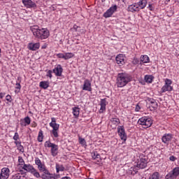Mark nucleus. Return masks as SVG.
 <instances>
[{
  "mask_svg": "<svg viewBox=\"0 0 179 179\" xmlns=\"http://www.w3.org/2000/svg\"><path fill=\"white\" fill-rule=\"evenodd\" d=\"M30 30L38 40H47L50 37V31L45 28H40L38 25L30 27Z\"/></svg>",
  "mask_w": 179,
  "mask_h": 179,
  "instance_id": "nucleus-1",
  "label": "nucleus"
},
{
  "mask_svg": "<svg viewBox=\"0 0 179 179\" xmlns=\"http://www.w3.org/2000/svg\"><path fill=\"white\" fill-rule=\"evenodd\" d=\"M132 80V77L128 73H119L117 77V87H124Z\"/></svg>",
  "mask_w": 179,
  "mask_h": 179,
  "instance_id": "nucleus-2",
  "label": "nucleus"
},
{
  "mask_svg": "<svg viewBox=\"0 0 179 179\" xmlns=\"http://www.w3.org/2000/svg\"><path fill=\"white\" fill-rule=\"evenodd\" d=\"M22 170H24V171H27V173H31L34 177H36V178H40V173L37 169L33 166V165L30 164H25L23 166L21 167Z\"/></svg>",
  "mask_w": 179,
  "mask_h": 179,
  "instance_id": "nucleus-3",
  "label": "nucleus"
},
{
  "mask_svg": "<svg viewBox=\"0 0 179 179\" xmlns=\"http://www.w3.org/2000/svg\"><path fill=\"white\" fill-rule=\"evenodd\" d=\"M137 122L139 125H141L143 128L145 129L150 128V127H152V124H153L152 119L148 117H141Z\"/></svg>",
  "mask_w": 179,
  "mask_h": 179,
  "instance_id": "nucleus-4",
  "label": "nucleus"
},
{
  "mask_svg": "<svg viewBox=\"0 0 179 179\" xmlns=\"http://www.w3.org/2000/svg\"><path fill=\"white\" fill-rule=\"evenodd\" d=\"M45 148H51L50 153L53 157H55L58 155V145L51 143L50 141H47L44 143Z\"/></svg>",
  "mask_w": 179,
  "mask_h": 179,
  "instance_id": "nucleus-5",
  "label": "nucleus"
},
{
  "mask_svg": "<svg viewBox=\"0 0 179 179\" xmlns=\"http://www.w3.org/2000/svg\"><path fill=\"white\" fill-rule=\"evenodd\" d=\"M51 122L49 124L50 127L52 128V134L54 138H58V130L59 129V124H57V119L55 117H51Z\"/></svg>",
  "mask_w": 179,
  "mask_h": 179,
  "instance_id": "nucleus-6",
  "label": "nucleus"
},
{
  "mask_svg": "<svg viewBox=\"0 0 179 179\" xmlns=\"http://www.w3.org/2000/svg\"><path fill=\"white\" fill-rule=\"evenodd\" d=\"M40 178L42 179H58L61 178V176L59 174L51 173L48 169L40 175Z\"/></svg>",
  "mask_w": 179,
  "mask_h": 179,
  "instance_id": "nucleus-7",
  "label": "nucleus"
},
{
  "mask_svg": "<svg viewBox=\"0 0 179 179\" xmlns=\"http://www.w3.org/2000/svg\"><path fill=\"white\" fill-rule=\"evenodd\" d=\"M136 167L138 169H145L148 166V157L146 156L141 155L139 159H137Z\"/></svg>",
  "mask_w": 179,
  "mask_h": 179,
  "instance_id": "nucleus-8",
  "label": "nucleus"
},
{
  "mask_svg": "<svg viewBox=\"0 0 179 179\" xmlns=\"http://www.w3.org/2000/svg\"><path fill=\"white\" fill-rule=\"evenodd\" d=\"M173 81L169 78L164 80V85L162 87V93H166V92H172L173 90Z\"/></svg>",
  "mask_w": 179,
  "mask_h": 179,
  "instance_id": "nucleus-9",
  "label": "nucleus"
},
{
  "mask_svg": "<svg viewBox=\"0 0 179 179\" xmlns=\"http://www.w3.org/2000/svg\"><path fill=\"white\" fill-rule=\"evenodd\" d=\"M179 176V167H175L172 171L165 176V179H177Z\"/></svg>",
  "mask_w": 179,
  "mask_h": 179,
  "instance_id": "nucleus-10",
  "label": "nucleus"
},
{
  "mask_svg": "<svg viewBox=\"0 0 179 179\" xmlns=\"http://www.w3.org/2000/svg\"><path fill=\"white\" fill-rule=\"evenodd\" d=\"M35 164L38 166V170L41 173H44V171H46V170H48L45 164L41 162V160L38 157L35 158Z\"/></svg>",
  "mask_w": 179,
  "mask_h": 179,
  "instance_id": "nucleus-11",
  "label": "nucleus"
},
{
  "mask_svg": "<svg viewBox=\"0 0 179 179\" xmlns=\"http://www.w3.org/2000/svg\"><path fill=\"white\" fill-rule=\"evenodd\" d=\"M117 9V5L112 6L110 8H108L103 15V17H106L107 19L108 17H111L114 13H115V11Z\"/></svg>",
  "mask_w": 179,
  "mask_h": 179,
  "instance_id": "nucleus-12",
  "label": "nucleus"
},
{
  "mask_svg": "<svg viewBox=\"0 0 179 179\" xmlns=\"http://www.w3.org/2000/svg\"><path fill=\"white\" fill-rule=\"evenodd\" d=\"M117 133L122 141L125 142L127 141V133H125V129L124 126H118L117 127Z\"/></svg>",
  "mask_w": 179,
  "mask_h": 179,
  "instance_id": "nucleus-13",
  "label": "nucleus"
},
{
  "mask_svg": "<svg viewBox=\"0 0 179 179\" xmlns=\"http://www.w3.org/2000/svg\"><path fill=\"white\" fill-rule=\"evenodd\" d=\"M107 104H108V102L107 101V98L101 99L99 103V106H101L99 110V114H103V113H105L106 110V107L107 106Z\"/></svg>",
  "mask_w": 179,
  "mask_h": 179,
  "instance_id": "nucleus-14",
  "label": "nucleus"
},
{
  "mask_svg": "<svg viewBox=\"0 0 179 179\" xmlns=\"http://www.w3.org/2000/svg\"><path fill=\"white\" fill-rule=\"evenodd\" d=\"M10 173V170H9V168L4 167L1 169L0 173V179H8Z\"/></svg>",
  "mask_w": 179,
  "mask_h": 179,
  "instance_id": "nucleus-15",
  "label": "nucleus"
},
{
  "mask_svg": "<svg viewBox=\"0 0 179 179\" xmlns=\"http://www.w3.org/2000/svg\"><path fill=\"white\" fill-rule=\"evenodd\" d=\"M22 2L25 8L34 9H36V8H37V4H36V3L31 0H22Z\"/></svg>",
  "mask_w": 179,
  "mask_h": 179,
  "instance_id": "nucleus-16",
  "label": "nucleus"
},
{
  "mask_svg": "<svg viewBox=\"0 0 179 179\" xmlns=\"http://www.w3.org/2000/svg\"><path fill=\"white\" fill-rule=\"evenodd\" d=\"M173 138H174V136L171 134H165L162 138V141L163 143H165L166 145H169L171 141H173Z\"/></svg>",
  "mask_w": 179,
  "mask_h": 179,
  "instance_id": "nucleus-17",
  "label": "nucleus"
},
{
  "mask_svg": "<svg viewBox=\"0 0 179 179\" xmlns=\"http://www.w3.org/2000/svg\"><path fill=\"white\" fill-rule=\"evenodd\" d=\"M83 90H85L86 92H92V83L89 79H85L84 80V84L83 85Z\"/></svg>",
  "mask_w": 179,
  "mask_h": 179,
  "instance_id": "nucleus-18",
  "label": "nucleus"
},
{
  "mask_svg": "<svg viewBox=\"0 0 179 179\" xmlns=\"http://www.w3.org/2000/svg\"><path fill=\"white\" fill-rule=\"evenodd\" d=\"M62 72H64V69L61 64H57L53 69V73L55 74V76H62Z\"/></svg>",
  "mask_w": 179,
  "mask_h": 179,
  "instance_id": "nucleus-19",
  "label": "nucleus"
},
{
  "mask_svg": "<svg viewBox=\"0 0 179 179\" xmlns=\"http://www.w3.org/2000/svg\"><path fill=\"white\" fill-rule=\"evenodd\" d=\"M128 12H131L132 13H134V12H139L140 8L138 6L137 3H134L133 4H131L127 8Z\"/></svg>",
  "mask_w": 179,
  "mask_h": 179,
  "instance_id": "nucleus-20",
  "label": "nucleus"
},
{
  "mask_svg": "<svg viewBox=\"0 0 179 179\" xmlns=\"http://www.w3.org/2000/svg\"><path fill=\"white\" fill-rule=\"evenodd\" d=\"M28 50L30 51H37L40 48V43H29L27 45Z\"/></svg>",
  "mask_w": 179,
  "mask_h": 179,
  "instance_id": "nucleus-21",
  "label": "nucleus"
},
{
  "mask_svg": "<svg viewBox=\"0 0 179 179\" xmlns=\"http://www.w3.org/2000/svg\"><path fill=\"white\" fill-rule=\"evenodd\" d=\"M116 62L118 65H124L125 64V56L124 55H117L116 57Z\"/></svg>",
  "mask_w": 179,
  "mask_h": 179,
  "instance_id": "nucleus-22",
  "label": "nucleus"
},
{
  "mask_svg": "<svg viewBox=\"0 0 179 179\" xmlns=\"http://www.w3.org/2000/svg\"><path fill=\"white\" fill-rule=\"evenodd\" d=\"M31 122V119H30V117L27 116L20 120V125L21 127H27V125H30Z\"/></svg>",
  "mask_w": 179,
  "mask_h": 179,
  "instance_id": "nucleus-23",
  "label": "nucleus"
},
{
  "mask_svg": "<svg viewBox=\"0 0 179 179\" xmlns=\"http://www.w3.org/2000/svg\"><path fill=\"white\" fill-rule=\"evenodd\" d=\"M150 62V58L146 55H141L140 57V65H143V64H149Z\"/></svg>",
  "mask_w": 179,
  "mask_h": 179,
  "instance_id": "nucleus-24",
  "label": "nucleus"
},
{
  "mask_svg": "<svg viewBox=\"0 0 179 179\" xmlns=\"http://www.w3.org/2000/svg\"><path fill=\"white\" fill-rule=\"evenodd\" d=\"M91 156L94 160H97L99 163L101 162V156H100V154H99L97 151H93L91 152Z\"/></svg>",
  "mask_w": 179,
  "mask_h": 179,
  "instance_id": "nucleus-25",
  "label": "nucleus"
},
{
  "mask_svg": "<svg viewBox=\"0 0 179 179\" xmlns=\"http://www.w3.org/2000/svg\"><path fill=\"white\" fill-rule=\"evenodd\" d=\"M136 3L141 10V9H145V8H146V6L148 5V0H139Z\"/></svg>",
  "mask_w": 179,
  "mask_h": 179,
  "instance_id": "nucleus-26",
  "label": "nucleus"
},
{
  "mask_svg": "<svg viewBox=\"0 0 179 179\" xmlns=\"http://www.w3.org/2000/svg\"><path fill=\"white\" fill-rule=\"evenodd\" d=\"M150 110H157V102L155 99H150Z\"/></svg>",
  "mask_w": 179,
  "mask_h": 179,
  "instance_id": "nucleus-27",
  "label": "nucleus"
},
{
  "mask_svg": "<svg viewBox=\"0 0 179 179\" xmlns=\"http://www.w3.org/2000/svg\"><path fill=\"white\" fill-rule=\"evenodd\" d=\"M73 110V115L75 117V118H78L79 114L80 113V108L79 107H73L72 108Z\"/></svg>",
  "mask_w": 179,
  "mask_h": 179,
  "instance_id": "nucleus-28",
  "label": "nucleus"
},
{
  "mask_svg": "<svg viewBox=\"0 0 179 179\" xmlns=\"http://www.w3.org/2000/svg\"><path fill=\"white\" fill-rule=\"evenodd\" d=\"M40 87L42 89L46 90L50 87V82L48 81H41L39 84Z\"/></svg>",
  "mask_w": 179,
  "mask_h": 179,
  "instance_id": "nucleus-29",
  "label": "nucleus"
},
{
  "mask_svg": "<svg viewBox=\"0 0 179 179\" xmlns=\"http://www.w3.org/2000/svg\"><path fill=\"white\" fill-rule=\"evenodd\" d=\"M153 79H155V77L152 75H145L144 77V80L146 83H152V82H153Z\"/></svg>",
  "mask_w": 179,
  "mask_h": 179,
  "instance_id": "nucleus-30",
  "label": "nucleus"
},
{
  "mask_svg": "<svg viewBox=\"0 0 179 179\" xmlns=\"http://www.w3.org/2000/svg\"><path fill=\"white\" fill-rule=\"evenodd\" d=\"M56 172L59 173V171H65V166L62 164H59L58 163H56Z\"/></svg>",
  "mask_w": 179,
  "mask_h": 179,
  "instance_id": "nucleus-31",
  "label": "nucleus"
},
{
  "mask_svg": "<svg viewBox=\"0 0 179 179\" xmlns=\"http://www.w3.org/2000/svg\"><path fill=\"white\" fill-rule=\"evenodd\" d=\"M110 122L115 125V127H117V125H120V118L118 117H113L110 119Z\"/></svg>",
  "mask_w": 179,
  "mask_h": 179,
  "instance_id": "nucleus-32",
  "label": "nucleus"
},
{
  "mask_svg": "<svg viewBox=\"0 0 179 179\" xmlns=\"http://www.w3.org/2000/svg\"><path fill=\"white\" fill-rule=\"evenodd\" d=\"M78 142L83 148H87V143H86V140L82 137H78Z\"/></svg>",
  "mask_w": 179,
  "mask_h": 179,
  "instance_id": "nucleus-33",
  "label": "nucleus"
},
{
  "mask_svg": "<svg viewBox=\"0 0 179 179\" xmlns=\"http://www.w3.org/2000/svg\"><path fill=\"white\" fill-rule=\"evenodd\" d=\"M75 57V54L72 52H65L64 53V60L67 61V59H71V58H73Z\"/></svg>",
  "mask_w": 179,
  "mask_h": 179,
  "instance_id": "nucleus-34",
  "label": "nucleus"
},
{
  "mask_svg": "<svg viewBox=\"0 0 179 179\" xmlns=\"http://www.w3.org/2000/svg\"><path fill=\"white\" fill-rule=\"evenodd\" d=\"M150 179H159L160 178V173L159 172H154L150 177Z\"/></svg>",
  "mask_w": 179,
  "mask_h": 179,
  "instance_id": "nucleus-35",
  "label": "nucleus"
},
{
  "mask_svg": "<svg viewBox=\"0 0 179 179\" xmlns=\"http://www.w3.org/2000/svg\"><path fill=\"white\" fill-rule=\"evenodd\" d=\"M18 166H20V167H22L24 166V159H23V157H18Z\"/></svg>",
  "mask_w": 179,
  "mask_h": 179,
  "instance_id": "nucleus-36",
  "label": "nucleus"
},
{
  "mask_svg": "<svg viewBox=\"0 0 179 179\" xmlns=\"http://www.w3.org/2000/svg\"><path fill=\"white\" fill-rule=\"evenodd\" d=\"M38 142H43V131L40 130L38 135Z\"/></svg>",
  "mask_w": 179,
  "mask_h": 179,
  "instance_id": "nucleus-37",
  "label": "nucleus"
},
{
  "mask_svg": "<svg viewBox=\"0 0 179 179\" xmlns=\"http://www.w3.org/2000/svg\"><path fill=\"white\" fill-rule=\"evenodd\" d=\"M13 141H20V137L19 136V133L16 131L13 137Z\"/></svg>",
  "mask_w": 179,
  "mask_h": 179,
  "instance_id": "nucleus-38",
  "label": "nucleus"
},
{
  "mask_svg": "<svg viewBox=\"0 0 179 179\" xmlns=\"http://www.w3.org/2000/svg\"><path fill=\"white\" fill-rule=\"evenodd\" d=\"M21 177L20 173H16L11 177V179H20Z\"/></svg>",
  "mask_w": 179,
  "mask_h": 179,
  "instance_id": "nucleus-39",
  "label": "nucleus"
},
{
  "mask_svg": "<svg viewBox=\"0 0 179 179\" xmlns=\"http://www.w3.org/2000/svg\"><path fill=\"white\" fill-rule=\"evenodd\" d=\"M131 63L133 65H138V64H139V59L138 58H134L133 59Z\"/></svg>",
  "mask_w": 179,
  "mask_h": 179,
  "instance_id": "nucleus-40",
  "label": "nucleus"
},
{
  "mask_svg": "<svg viewBox=\"0 0 179 179\" xmlns=\"http://www.w3.org/2000/svg\"><path fill=\"white\" fill-rule=\"evenodd\" d=\"M46 76L48 78H50V79H51L52 78V71L49 70L47 73H46Z\"/></svg>",
  "mask_w": 179,
  "mask_h": 179,
  "instance_id": "nucleus-41",
  "label": "nucleus"
},
{
  "mask_svg": "<svg viewBox=\"0 0 179 179\" xmlns=\"http://www.w3.org/2000/svg\"><path fill=\"white\" fill-rule=\"evenodd\" d=\"M56 57L57 58H62V59H64V53H57L56 54Z\"/></svg>",
  "mask_w": 179,
  "mask_h": 179,
  "instance_id": "nucleus-42",
  "label": "nucleus"
},
{
  "mask_svg": "<svg viewBox=\"0 0 179 179\" xmlns=\"http://www.w3.org/2000/svg\"><path fill=\"white\" fill-rule=\"evenodd\" d=\"M6 100L7 101H8V103H12V96L8 94L6 96Z\"/></svg>",
  "mask_w": 179,
  "mask_h": 179,
  "instance_id": "nucleus-43",
  "label": "nucleus"
},
{
  "mask_svg": "<svg viewBox=\"0 0 179 179\" xmlns=\"http://www.w3.org/2000/svg\"><path fill=\"white\" fill-rule=\"evenodd\" d=\"M17 149L20 150V152H22L23 153V152H24V148L23 147V145H17Z\"/></svg>",
  "mask_w": 179,
  "mask_h": 179,
  "instance_id": "nucleus-44",
  "label": "nucleus"
},
{
  "mask_svg": "<svg viewBox=\"0 0 179 179\" xmlns=\"http://www.w3.org/2000/svg\"><path fill=\"white\" fill-rule=\"evenodd\" d=\"M148 9H149V10H155V7H153V4L149 3Z\"/></svg>",
  "mask_w": 179,
  "mask_h": 179,
  "instance_id": "nucleus-45",
  "label": "nucleus"
},
{
  "mask_svg": "<svg viewBox=\"0 0 179 179\" xmlns=\"http://www.w3.org/2000/svg\"><path fill=\"white\" fill-rule=\"evenodd\" d=\"M73 30H75V31H80L79 30V29H80V27H78V25L75 24L73 27Z\"/></svg>",
  "mask_w": 179,
  "mask_h": 179,
  "instance_id": "nucleus-46",
  "label": "nucleus"
},
{
  "mask_svg": "<svg viewBox=\"0 0 179 179\" xmlns=\"http://www.w3.org/2000/svg\"><path fill=\"white\" fill-rule=\"evenodd\" d=\"M15 89H17V90H20V89H22V85H20V83H17L15 84Z\"/></svg>",
  "mask_w": 179,
  "mask_h": 179,
  "instance_id": "nucleus-47",
  "label": "nucleus"
},
{
  "mask_svg": "<svg viewBox=\"0 0 179 179\" xmlns=\"http://www.w3.org/2000/svg\"><path fill=\"white\" fill-rule=\"evenodd\" d=\"M15 145H16L17 148L19 146V145H22V142H20V140H17L14 141Z\"/></svg>",
  "mask_w": 179,
  "mask_h": 179,
  "instance_id": "nucleus-48",
  "label": "nucleus"
},
{
  "mask_svg": "<svg viewBox=\"0 0 179 179\" xmlns=\"http://www.w3.org/2000/svg\"><path fill=\"white\" fill-rule=\"evenodd\" d=\"M169 160H170L171 162H176V161L177 160V158H176V157H174L173 155H172V156H171V157H169Z\"/></svg>",
  "mask_w": 179,
  "mask_h": 179,
  "instance_id": "nucleus-49",
  "label": "nucleus"
},
{
  "mask_svg": "<svg viewBox=\"0 0 179 179\" xmlns=\"http://www.w3.org/2000/svg\"><path fill=\"white\" fill-rule=\"evenodd\" d=\"M135 111H136V112L141 111V106H139V104H137L136 106Z\"/></svg>",
  "mask_w": 179,
  "mask_h": 179,
  "instance_id": "nucleus-50",
  "label": "nucleus"
},
{
  "mask_svg": "<svg viewBox=\"0 0 179 179\" xmlns=\"http://www.w3.org/2000/svg\"><path fill=\"white\" fill-rule=\"evenodd\" d=\"M36 127H37V123L36 122H32L31 127L32 128H36Z\"/></svg>",
  "mask_w": 179,
  "mask_h": 179,
  "instance_id": "nucleus-51",
  "label": "nucleus"
},
{
  "mask_svg": "<svg viewBox=\"0 0 179 179\" xmlns=\"http://www.w3.org/2000/svg\"><path fill=\"white\" fill-rule=\"evenodd\" d=\"M5 94H6L5 92H1L0 93V99H2L3 97H5Z\"/></svg>",
  "mask_w": 179,
  "mask_h": 179,
  "instance_id": "nucleus-52",
  "label": "nucleus"
},
{
  "mask_svg": "<svg viewBox=\"0 0 179 179\" xmlns=\"http://www.w3.org/2000/svg\"><path fill=\"white\" fill-rule=\"evenodd\" d=\"M45 48H47V45H43L42 46V50H44V49H45Z\"/></svg>",
  "mask_w": 179,
  "mask_h": 179,
  "instance_id": "nucleus-53",
  "label": "nucleus"
},
{
  "mask_svg": "<svg viewBox=\"0 0 179 179\" xmlns=\"http://www.w3.org/2000/svg\"><path fill=\"white\" fill-rule=\"evenodd\" d=\"M82 33H85V31H83V29H82Z\"/></svg>",
  "mask_w": 179,
  "mask_h": 179,
  "instance_id": "nucleus-54",
  "label": "nucleus"
},
{
  "mask_svg": "<svg viewBox=\"0 0 179 179\" xmlns=\"http://www.w3.org/2000/svg\"><path fill=\"white\" fill-rule=\"evenodd\" d=\"M117 1H120V0H117Z\"/></svg>",
  "mask_w": 179,
  "mask_h": 179,
  "instance_id": "nucleus-55",
  "label": "nucleus"
}]
</instances>
